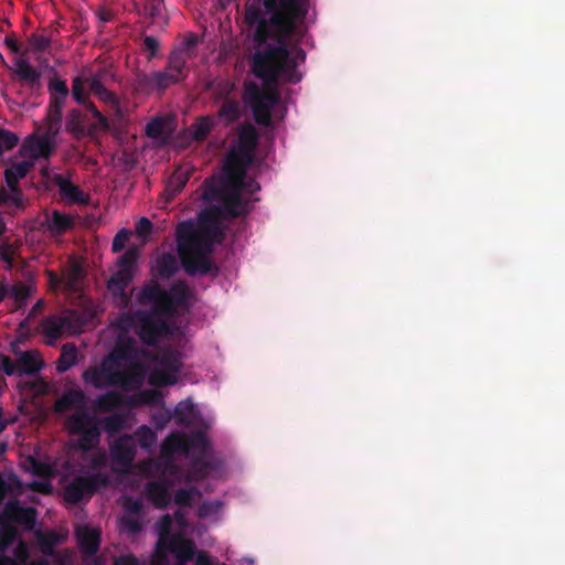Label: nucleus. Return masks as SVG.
<instances>
[{"instance_id":"nucleus-1","label":"nucleus","mask_w":565,"mask_h":565,"mask_svg":"<svg viewBox=\"0 0 565 565\" xmlns=\"http://www.w3.org/2000/svg\"><path fill=\"white\" fill-rule=\"evenodd\" d=\"M262 3L269 20L255 25L257 49L252 56V72L265 84L278 79L297 84L302 77L297 67L305 62L306 52L298 45L289 49L286 41L297 34L298 24L308 15L310 0H296L295 7L282 0H276L274 7H268L267 0Z\"/></svg>"},{"instance_id":"nucleus-2","label":"nucleus","mask_w":565,"mask_h":565,"mask_svg":"<svg viewBox=\"0 0 565 565\" xmlns=\"http://www.w3.org/2000/svg\"><path fill=\"white\" fill-rule=\"evenodd\" d=\"M216 233L223 235L216 221H213L205 231L196 230L191 221L178 225L175 232L178 254L189 276L216 277L218 275V267L209 257L212 252L211 235Z\"/></svg>"},{"instance_id":"nucleus-3","label":"nucleus","mask_w":565,"mask_h":565,"mask_svg":"<svg viewBox=\"0 0 565 565\" xmlns=\"http://www.w3.org/2000/svg\"><path fill=\"white\" fill-rule=\"evenodd\" d=\"M82 377L98 390L110 386L120 387L124 392H134L142 386L146 372L138 362L120 370V364L114 361V354H108L98 366L85 370Z\"/></svg>"},{"instance_id":"nucleus-4","label":"nucleus","mask_w":565,"mask_h":565,"mask_svg":"<svg viewBox=\"0 0 565 565\" xmlns=\"http://www.w3.org/2000/svg\"><path fill=\"white\" fill-rule=\"evenodd\" d=\"M170 316L163 315L157 305L149 310H137L120 318L119 328L134 329L139 340L147 347H156L163 338L171 333L167 320Z\"/></svg>"},{"instance_id":"nucleus-5","label":"nucleus","mask_w":565,"mask_h":565,"mask_svg":"<svg viewBox=\"0 0 565 565\" xmlns=\"http://www.w3.org/2000/svg\"><path fill=\"white\" fill-rule=\"evenodd\" d=\"M192 292L184 280L173 282L169 291L152 280L141 288L138 299L145 305H157L163 315L171 317L179 308L189 307Z\"/></svg>"},{"instance_id":"nucleus-6","label":"nucleus","mask_w":565,"mask_h":565,"mask_svg":"<svg viewBox=\"0 0 565 565\" xmlns=\"http://www.w3.org/2000/svg\"><path fill=\"white\" fill-rule=\"evenodd\" d=\"M186 455L193 454L189 475L192 479L201 480L218 472L221 462L210 454V441L203 430H195L185 435Z\"/></svg>"},{"instance_id":"nucleus-7","label":"nucleus","mask_w":565,"mask_h":565,"mask_svg":"<svg viewBox=\"0 0 565 565\" xmlns=\"http://www.w3.org/2000/svg\"><path fill=\"white\" fill-rule=\"evenodd\" d=\"M65 427L70 435L78 436L76 447L84 452L95 449L100 443L99 419L87 409L67 416Z\"/></svg>"},{"instance_id":"nucleus-8","label":"nucleus","mask_w":565,"mask_h":565,"mask_svg":"<svg viewBox=\"0 0 565 565\" xmlns=\"http://www.w3.org/2000/svg\"><path fill=\"white\" fill-rule=\"evenodd\" d=\"M243 191H223L214 182H205L202 199L205 202L222 201V207H214L211 213L225 215L232 218L246 215L249 212V204L242 196Z\"/></svg>"},{"instance_id":"nucleus-9","label":"nucleus","mask_w":565,"mask_h":565,"mask_svg":"<svg viewBox=\"0 0 565 565\" xmlns=\"http://www.w3.org/2000/svg\"><path fill=\"white\" fill-rule=\"evenodd\" d=\"M247 100L255 121L260 126H270L271 109L280 102L279 93L273 89L260 92L256 85H253L247 90Z\"/></svg>"},{"instance_id":"nucleus-10","label":"nucleus","mask_w":565,"mask_h":565,"mask_svg":"<svg viewBox=\"0 0 565 565\" xmlns=\"http://www.w3.org/2000/svg\"><path fill=\"white\" fill-rule=\"evenodd\" d=\"M0 367L8 376H33L43 367V361L36 350L19 352V356L15 360L0 353Z\"/></svg>"},{"instance_id":"nucleus-11","label":"nucleus","mask_w":565,"mask_h":565,"mask_svg":"<svg viewBox=\"0 0 565 565\" xmlns=\"http://www.w3.org/2000/svg\"><path fill=\"white\" fill-rule=\"evenodd\" d=\"M137 444L131 435H122L114 440L109 447V455L113 462V470L118 472L128 471L135 461Z\"/></svg>"},{"instance_id":"nucleus-12","label":"nucleus","mask_w":565,"mask_h":565,"mask_svg":"<svg viewBox=\"0 0 565 565\" xmlns=\"http://www.w3.org/2000/svg\"><path fill=\"white\" fill-rule=\"evenodd\" d=\"M252 161L239 154H228L225 162V182L218 184L223 191H243L246 186V169Z\"/></svg>"},{"instance_id":"nucleus-13","label":"nucleus","mask_w":565,"mask_h":565,"mask_svg":"<svg viewBox=\"0 0 565 565\" xmlns=\"http://www.w3.org/2000/svg\"><path fill=\"white\" fill-rule=\"evenodd\" d=\"M51 134L31 136L22 145V150L33 160L49 159L55 151L56 145Z\"/></svg>"},{"instance_id":"nucleus-14","label":"nucleus","mask_w":565,"mask_h":565,"mask_svg":"<svg viewBox=\"0 0 565 565\" xmlns=\"http://www.w3.org/2000/svg\"><path fill=\"white\" fill-rule=\"evenodd\" d=\"M4 509V514L10 521L21 525L25 531H32L36 524L38 511L32 507H20L18 497H12Z\"/></svg>"},{"instance_id":"nucleus-15","label":"nucleus","mask_w":565,"mask_h":565,"mask_svg":"<svg viewBox=\"0 0 565 565\" xmlns=\"http://www.w3.org/2000/svg\"><path fill=\"white\" fill-rule=\"evenodd\" d=\"M74 225L75 223L71 215L53 210L52 212H44V220L41 222L40 227L52 236H61L72 230Z\"/></svg>"},{"instance_id":"nucleus-16","label":"nucleus","mask_w":565,"mask_h":565,"mask_svg":"<svg viewBox=\"0 0 565 565\" xmlns=\"http://www.w3.org/2000/svg\"><path fill=\"white\" fill-rule=\"evenodd\" d=\"M52 182L58 188L60 195L68 204H87L89 201L78 185L74 184L71 180L60 173L52 177Z\"/></svg>"},{"instance_id":"nucleus-17","label":"nucleus","mask_w":565,"mask_h":565,"mask_svg":"<svg viewBox=\"0 0 565 565\" xmlns=\"http://www.w3.org/2000/svg\"><path fill=\"white\" fill-rule=\"evenodd\" d=\"M86 404L87 396L82 390L68 388L54 403V411L56 413H64L71 409L82 412V409H86Z\"/></svg>"},{"instance_id":"nucleus-18","label":"nucleus","mask_w":565,"mask_h":565,"mask_svg":"<svg viewBox=\"0 0 565 565\" xmlns=\"http://www.w3.org/2000/svg\"><path fill=\"white\" fill-rule=\"evenodd\" d=\"M166 547L172 553L178 562H190L196 554L195 543L175 534L166 542Z\"/></svg>"},{"instance_id":"nucleus-19","label":"nucleus","mask_w":565,"mask_h":565,"mask_svg":"<svg viewBox=\"0 0 565 565\" xmlns=\"http://www.w3.org/2000/svg\"><path fill=\"white\" fill-rule=\"evenodd\" d=\"M43 333L49 340L47 344L52 345L60 339L65 329L72 330V319L70 316H49L42 321Z\"/></svg>"},{"instance_id":"nucleus-20","label":"nucleus","mask_w":565,"mask_h":565,"mask_svg":"<svg viewBox=\"0 0 565 565\" xmlns=\"http://www.w3.org/2000/svg\"><path fill=\"white\" fill-rule=\"evenodd\" d=\"M77 542L81 551L86 556L95 555L100 546V532L87 525L76 530Z\"/></svg>"},{"instance_id":"nucleus-21","label":"nucleus","mask_w":565,"mask_h":565,"mask_svg":"<svg viewBox=\"0 0 565 565\" xmlns=\"http://www.w3.org/2000/svg\"><path fill=\"white\" fill-rule=\"evenodd\" d=\"M148 499H151L152 503L157 508H166L168 503L171 501V499L174 500V502L179 505V510L174 512V519L178 525L183 529L188 525L186 522V515L182 511V508L191 507L194 502L195 497H147Z\"/></svg>"},{"instance_id":"nucleus-22","label":"nucleus","mask_w":565,"mask_h":565,"mask_svg":"<svg viewBox=\"0 0 565 565\" xmlns=\"http://www.w3.org/2000/svg\"><path fill=\"white\" fill-rule=\"evenodd\" d=\"M151 269L154 277L167 280L178 273L179 263L174 255L163 253L156 258Z\"/></svg>"},{"instance_id":"nucleus-23","label":"nucleus","mask_w":565,"mask_h":565,"mask_svg":"<svg viewBox=\"0 0 565 565\" xmlns=\"http://www.w3.org/2000/svg\"><path fill=\"white\" fill-rule=\"evenodd\" d=\"M34 536L39 545V550L44 556H54L55 547L62 544L66 539L65 535L53 530L45 532L38 530L35 531Z\"/></svg>"},{"instance_id":"nucleus-24","label":"nucleus","mask_w":565,"mask_h":565,"mask_svg":"<svg viewBox=\"0 0 565 565\" xmlns=\"http://www.w3.org/2000/svg\"><path fill=\"white\" fill-rule=\"evenodd\" d=\"M163 404V395L158 390H143L126 397V406L137 408L141 406H158Z\"/></svg>"},{"instance_id":"nucleus-25","label":"nucleus","mask_w":565,"mask_h":565,"mask_svg":"<svg viewBox=\"0 0 565 565\" xmlns=\"http://www.w3.org/2000/svg\"><path fill=\"white\" fill-rule=\"evenodd\" d=\"M126 397L117 391H108L95 398L94 407L100 413H111L126 405Z\"/></svg>"},{"instance_id":"nucleus-26","label":"nucleus","mask_w":565,"mask_h":565,"mask_svg":"<svg viewBox=\"0 0 565 565\" xmlns=\"http://www.w3.org/2000/svg\"><path fill=\"white\" fill-rule=\"evenodd\" d=\"M34 167V161H21L12 163L10 168L4 171V180L10 191H15L19 186V181L26 177V174Z\"/></svg>"},{"instance_id":"nucleus-27","label":"nucleus","mask_w":565,"mask_h":565,"mask_svg":"<svg viewBox=\"0 0 565 565\" xmlns=\"http://www.w3.org/2000/svg\"><path fill=\"white\" fill-rule=\"evenodd\" d=\"M14 74L20 81L28 84L31 89H38L41 87V74L34 68L28 61L18 58L15 61Z\"/></svg>"},{"instance_id":"nucleus-28","label":"nucleus","mask_w":565,"mask_h":565,"mask_svg":"<svg viewBox=\"0 0 565 565\" xmlns=\"http://www.w3.org/2000/svg\"><path fill=\"white\" fill-rule=\"evenodd\" d=\"M257 143V135L254 128L249 127L239 132V147L228 154H239L245 161H252V152Z\"/></svg>"},{"instance_id":"nucleus-29","label":"nucleus","mask_w":565,"mask_h":565,"mask_svg":"<svg viewBox=\"0 0 565 565\" xmlns=\"http://www.w3.org/2000/svg\"><path fill=\"white\" fill-rule=\"evenodd\" d=\"M128 419L126 413H111L99 419V427L100 430H105L109 436H114L129 427Z\"/></svg>"},{"instance_id":"nucleus-30","label":"nucleus","mask_w":565,"mask_h":565,"mask_svg":"<svg viewBox=\"0 0 565 565\" xmlns=\"http://www.w3.org/2000/svg\"><path fill=\"white\" fill-rule=\"evenodd\" d=\"M84 275L83 266L75 260L71 262L62 273L64 287L70 291L78 290Z\"/></svg>"},{"instance_id":"nucleus-31","label":"nucleus","mask_w":565,"mask_h":565,"mask_svg":"<svg viewBox=\"0 0 565 565\" xmlns=\"http://www.w3.org/2000/svg\"><path fill=\"white\" fill-rule=\"evenodd\" d=\"M173 418L178 425L189 427L196 419V409L193 402L188 398L178 403L173 411Z\"/></svg>"},{"instance_id":"nucleus-32","label":"nucleus","mask_w":565,"mask_h":565,"mask_svg":"<svg viewBox=\"0 0 565 565\" xmlns=\"http://www.w3.org/2000/svg\"><path fill=\"white\" fill-rule=\"evenodd\" d=\"M163 456H173L174 454L186 455V439L184 434L173 433L169 435L161 445Z\"/></svg>"},{"instance_id":"nucleus-33","label":"nucleus","mask_w":565,"mask_h":565,"mask_svg":"<svg viewBox=\"0 0 565 565\" xmlns=\"http://www.w3.org/2000/svg\"><path fill=\"white\" fill-rule=\"evenodd\" d=\"M125 270H118L111 275L108 280L107 288L116 297H126V288L131 282L134 276L132 273H124Z\"/></svg>"},{"instance_id":"nucleus-34","label":"nucleus","mask_w":565,"mask_h":565,"mask_svg":"<svg viewBox=\"0 0 565 565\" xmlns=\"http://www.w3.org/2000/svg\"><path fill=\"white\" fill-rule=\"evenodd\" d=\"M215 126V120L210 116L199 117L189 128L193 140L204 141Z\"/></svg>"},{"instance_id":"nucleus-35","label":"nucleus","mask_w":565,"mask_h":565,"mask_svg":"<svg viewBox=\"0 0 565 565\" xmlns=\"http://www.w3.org/2000/svg\"><path fill=\"white\" fill-rule=\"evenodd\" d=\"M132 89L138 94L149 95L152 92H157L154 82V72L146 73L137 71L132 78Z\"/></svg>"},{"instance_id":"nucleus-36","label":"nucleus","mask_w":565,"mask_h":565,"mask_svg":"<svg viewBox=\"0 0 565 565\" xmlns=\"http://www.w3.org/2000/svg\"><path fill=\"white\" fill-rule=\"evenodd\" d=\"M145 131H146L147 137H149L151 139H156V140L160 141L161 143H167L170 138V134L167 130V122L161 117H156V118L151 119L146 125Z\"/></svg>"},{"instance_id":"nucleus-37","label":"nucleus","mask_w":565,"mask_h":565,"mask_svg":"<svg viewBox=\"0 0 565 565\" xmlns=\"http://www.w3.org/2000/svg\"><path fill=\"white\" fill-rule=\"evenodd\" d=\"M50 92V105L64 106L65 100L70 94L68 87L65 81L60 78H53L49 82Z\"/></svg>"},{"instance_id":"nucleus-38","label":"nucleus","mask_w":565,"mask_h":565,"mask_svg":"<svg viewBox=\"0 0 565 565\" xmlns=\"http://www.w3.org/2000/svg\"><path fill=\"white\" fill-rule=\"evenodd\" d=\"M87 117L78 109H72L66 119V130L76 136L88 134L86 128Z\"/></svg>"},{"instance_id":"nucleus-39","label":"nucleus","mask_w":565,"mask_h":565,"mask_svg":"<svg viewBox=\"0 0 565 565\" xmlns=\"http://www.w3.org/2000/svg\"><path fill=\"white\" fill-rule=\"evenodd\" d=\"M166 70L174 75H179L180 82L186 77V61L181 51H172L169 54Z\"/></svg>"},{"instance_id":"nucleus-40","label":"nucleus","mask_w":565,"mask_h":565,"mask_svg":"<svg viewBox=\"0 0 565 565\" xmlns=\"http://www.w3.org/2000/svg\"><path fill=\"white\" fill-rule=\"evenodd\" d=\"M77 361V350L74 344H64L58 360L56 361V371L58 373H65Z\"/></svg>"},{"instance_id":"nucleus-41","label":"nucleus","mask_w":565,"mask_h":565,"mask_svg":"<svg viewBox=\"0 0 565 565\" xmlns=\"http://www.w3.org/2000/svg\"><path fill=\"white\" fill-rule=\"evenodd\" d=\"M132 436L136 444L146 450H150L157 444V434L147 425L139 426Z\"/></svg>"},{"instance_id":"nucleus-42","label":"nucleus","mask_w":565,"mask_h":565,"mask_svg":"<svg viewBox=\"0 0 565 565\" xmlns=\"http://www.w3.org/2000/svg\"><path fill=\"white\" fill-rule=\"evenodd\" d=\"M98 476H88L84 478H77L73 483V487L76 488L74 491H67L65 494H94L99 483Z\"/></svg>"},{"instance_id":"nucleus-43","label":"nucleus","mask_w":565,"mask_h":565,"mask_svg":"<svg viewBox=\"0 0 565 565\" xmlns=\"http://www.w3.org/2000/svg\"><path fill=\"white\" fill-rule=\"evenodd\" d=\"M217 115L220 118L225 119L227 122L237 120L241 116L239 103L236 99L225 97L217 111Z\"/></svg>"},{"instance_id":"nucleus-44","label":"nucleus","mask_w":565,"mask_h":565,"mask_svg":"<svg viewBox=\"0 0 565 565\" xmlns=\"http://www.w3.org/2000/svg\"><path fill=\"white\" fill-rule=\"evenodd\" d=\"M22 482L14 473L0 472V494H21Z\"/></svg>"},{"instance_id":"nucleus-45","label":"nucleus","mask_w":565,"mask_h":565,"mask_svg":"<svg viewBox=\"0 0 565 565\" xmlns=\"http://www.w3.org/2000/svg\"><path fill=\"white\" fill-rule=\"evenodd\" d=\"M160 369L178 375L182 369V361L179 353L174 351L163 352L158 360Z\"/></svg>"},{"instance_id":"nucleus-46","label":"nucleus","mask_w":565,"mask_h":565,"mask_svg":"<svg viewBox=\"0 0 565 565\" xmlns=\"http://www.w3.org/2000/svg\"><path fill=\"white\" fill-rule=\"evenodd\" d=\"M139 258V250L137 247H129L118 259V270H125L124 273H132L137 260Z\"/></svg>"},{"instance_id":"nucleus-47","label":"nucleus","mask_w":565,"mask_h":565,"mask_svg":"<svg viewBox=\"0 0 565 565\" xmlns=\"http://www.w3.org/2000/svg\"><path fill=\"white\" fill-rule=\"evenodd\" d=\"M178 381V375L172 373V372H169V371H164L162 369H156L150 377H149V383L151 385H156V386H169V385H174Z\"/></svg>"},{"instance_id":"nucleus-48","label":"nucleus","mask_w":565,"mask_h":565,"mask_svg":"<svg viewBox=\"0 0 565 565\" xmlns=\"http://www.w3.org/2000/svg\"><path fill=\"white\" fill-rule=\"evenodd\" d=\"M154 82L157 86V92L162 93L173 84L180 83V76L174 75L173 73H170L164 68L163 71L154 72Z\"/></svg>"},{"instance_id":"nucleus-49","label":"nucleus","mask_w":565,"mask_h":565,"mask_svg":"<svg viewBox=\"0 0 565 565\" xmlns=\"http://www.w3.org/2000/svg\"><path fill=\"white\" fill-rule=\"evenodd\" d=\"M62 109H63V106H53V105H50L49 104V108H47V132L51 134L52 136H55L60 128H61V124H62Z\"/></svg>"},{"instance_id":"nucleus-50","label":"nucleus","mask_w":565,"mask_h":565,"mask_svg":"<svg viewBox=\"0 0 565 565\" xmlns=\"http://www.w3.org/2000/svg\"><path fill=\"white\" fill-rule=\"evenodd\" d=\"M90 93L96 96L100 102L110 105L113 107H118L119 99L117 95L110 92L105 85H98L95 83V88L89 89Z\"/></svg>"},{"instance_id":"nucleus-51","label":"nucleus","mask_w":565,"mask_h":565,"mask_svg":"<svg viewBox=\"0 0 565 565\" xmlns=\"http://www.w3.org/2000/svg\"><path fill=\"white\" fill-rule=\"evenodd\" d=\"M135 340L128 338L127 341L118 343L115 349L109 353L114 354V361L119 363L122 360H128L134 352Z\"/></svg>"},{"instance_id":"nucleus-52","label":"nucleus","mask_w":565,"mask_h":565,"mask_svg":"<svg viewBox=\"0 0 565 565\" xmlns=\"http://www.w3.org/2000/svg\"><path fill=\"white\" fill-rule=\"evenodd\" d=\"M173 520L170 516V514H164L157 523L156 529L159 535V542L161 544H166V542L169 540V537L173 536L174 534L171 533Z\"/></svg>"},{"instance_id":"nucleus-53","label":"nucleus","mask_w":565,"mask_h":565,"mask_svg":"<svg viewBox=\"0 0 565 565\" xmlns=\"http://www.w3.org/2000/svg\"><path fill=\"white\" fill-rule=\"evenodd\" d=\"M28 44L29 50L33 53H43L50 47L51 39L42 34L32 33L28 39Z\"/></svg>"},{"instance_id":"nucleus-54","label":"nucleus","mask_w":565,"mask_h":565,"mask_svg":"<svg viewBox=\"0 0 565 565\" xmlns=\"http://www.w3.org/2000/svg\"><path fill=\"white\" fill-rule=\"evenodd\" d=\"M111 81H115V74L106 67L98 70L90 77L86 78L89 89L95 88V83L106 86Z\"/></svg>"},{"instance_id":"nucleus-55","label":"nucleus","mask_w":565,"mask_h":565,"mask_svg":"<svg viewBox=\"0 0 565 565\" xmlns=\"http://www.w3.org/2000/svg\"><path fill=\"white\" fill-rule=\"evenodd\" d=\"M188 182V177L182 173H175L171 177L167 184V192L171 196H175L178 193H180L183 188L185 186Z\"/></svg>"},{"instance_id":"nucleus-56","label":"nucleus","mask_w":565,"mask_h":565,"mask_svg":"<svg viewBox=\"0 0 565 565\" xmlns=\"http://www.w3.org/2000/svg\"><path fill=\"white\" fill-rule=\"evenodd\" d=\"M85 83L86 81L84 82L79 76L73 78L72 95L76 103L79 105H86V102L88 100L84 87Z\"/></svg>"},{"instance_id":"nucleus-57","label":"nucleus","mask_w":565,"mask_h":565,"mask_svg":"<svg viewBox=\"0 0 565 565\" xmlns=\"http://www.w3.org/2000/svg\"><path fill=\"white\" fill-rule=\"evenodd\" d=\"M0 142L3 151L11 150L19 143V137L15 132L0 128Z\"/></svg>"},{"instance_id":"nucleus-58","label":"nucleus","mask_w":565,"mask_h":565,"mask_svg":"<svg viewBox=\"0 0 565 565\" xmlns=\"http://www.w3.org/2000/svg\"><path fill=\"white\" fill-rule=\"evenodd\" d=\"M31 472L40 478H47L52 475V468L46 462L30 458Z\"/></svg>"},{"instance_id":"nucleus-59","label":"nucleus","mask_w":565,"mask_h":565,"mask_svg":"<svg viewBox=\"0 0 565 565\" xmlns=\"http://www.w3.org/2000/svg\"><path fill=\"white\" fill-rule=\"evenodd\" d=\"M20 386L30 390L35 396H42L47 393V383L42 379L26 381L21 383Z\"/></svg>"},{"instance_id":"nucleus-60","label":"nucleus","mask_w":565,"mask_h":565,"mask_svg":"<svg viewBox=\"0 0 565 565\" xmlns=\"http://www.w3.org/2000/svg\"><path fill=\"white\" fill-rule=\"evenodd\" d=\"M169 550L166 547V544H161V542H157L156 551L151 558L152 565H169L168 557Z\"/></svg>"},{"instance_id":"nucleus-61","label":"nucleus","mask_w":565,"mask_h":565,"mask_svg":"<svg viewBox=\"0 0 565 565\" xmlns=\"http://www.w3.org/2000/svg\"><path fill=\"white\" fill-rule=\"evenodd\" d=\"M160 49V43L157 38L147 35L143 38V50L147 52V60L151 61L154 58Z\"/></svg>"},{"instance_id":"nucleus-62","label":"nucleus","mask_w":565,"mask_h":565,"mask_svg":"<svg viewBox=\"0 0 565 565\" xmlns=\"http://www.w3.org/2000/svg\"><path fill=\"white\" fill-rule=\"evenodd\" d=\"M21 306L28 299L30 291L24 284L13 285L9 289V294Z\"/></svg>"},{"instance_id":"nucleus-63","label":"nucleus","mask_w":565,"mask_h":565,"mask_svg":"<svg viewBox=\"0 0 565 565\" xmlns=\"http://www.w3.org/2000/svg\"><path fill=\"white\" fill-rule=\"evenodd\" d=\"M131 236V232L122 228L120 230L114 237L111 243V250L114 253H119L124 249L126 243L129 241Z\"/></svg>"},{"instance_id":"nucleus-64","label":"nucleus","mask_w":565,"mask_h":565,"mask_svg":"<svg viewBox=\"0 0 565 565\" xmlns=\"http://www.w3.org/2000/svg\"><path fill=\"white\" fill-rule=\"evenodd\" d=\"M13 557L21 565H28L30 562V551L25 542L20 541L13 550Z\"/></svg>"}]
</instances>
